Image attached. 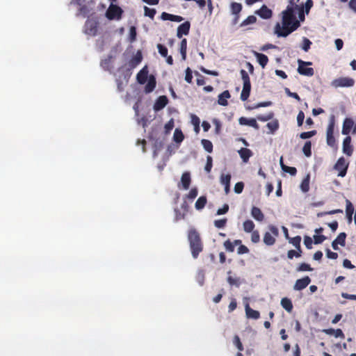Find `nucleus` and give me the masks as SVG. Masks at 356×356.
<instances>
[{
    "label": "nucleus",
    "instance_id": "f257e3e1",
    "mask_svg": "<svg viewBox=\"0 0 356 356\" xmlns=\"http://www.w3.org/2000/svg\"><path fill=\"white\" fill-rule=\"evenodd\" d=\"M282 24L277 23L275 26V33L277 37H286L299 26L300 22L296 19L292 6H288L286 9L282 13Z\"/></svg>",
    "mask_w": 356,
    "mask_h": 356
},
{
    "label": "nucleus",
    "instance_id": "f03ea898",
    "mask_svg": "<svg viewBox=\"0 0 356 356\" xmlns=\"http://www.w3.org/2000/svg\"><path fill=\"white\" fill-rule=\"evenodd\" d=\"M188 239L193 257L197 259L203 250V245L199 233L195 229L188 231Z\"/></svg>",
    "mask_w": 356,
    "mask_h": 356
},
{
    "label": "nucleus",
    "instance_id": "7ed1b4c3",
    "mask_svg": "<svg viewBox=\"0 0 356 356\" xmlns=\"http://www.w3.org/2000/svg\"><path fill=\"white\" fill-rule=\"evenodd\" d=\"M240 74L243 83V90L241 93V99L242 101H246L250 96L251 90L250 79L245 70H241Z\"/></svg>",
    "mask_w": 356,
    "mask_h": 356
},
{
    "label": "nucleus",
    "instance_id": "20e7f679",
    "mask_svg": "<svg viewBox=\"0 0 356 356\" xmlns=\"http://www.w3.org/2000/svg\"><path fill=\"white\" fill-rule=\"evenodd\" d=\"M334 126H335V118L334 115H332L330 117L329 124L327 127L326 130V141L327 145H329L331 147L337 148V145L336 142V139L334 136Z\"/></svg>",
    "mask_w": 356,
    "mask_h": 356
},
{
    "label": "nucleus",
    "instance_id": "39448f33",
    "mask_svg": "<svg viewBox=\"0 0 356 356\" xmlns=\"http://www.w3.org/2000/svg\"><path fill=\"white\" fill-rule=\"evenodd\" d=\"M269 232H266L263 238L264 243L268 246L273 245L276 242V237L279 235V230L275 225L268 226Z\"/></svg>",
    "mask_w": 356,
    "mask_h": 356
},
{
    "label": "nucleus",
    "instance_id": "423d86ee",
    "mask_svg": "<svg viewBox=\"0 0 356 356\" xmlns=\"http://www.w3.org/2000/svg\"><path fill=\"white\" fill-rule=\"evenodd\" d=\"M298 67L297 70L300 74L307 76H312L314 74V70L312 67H307L312 65V62H306L301 59H298Z\"/></svg>",
    "mask_w": 356,
    "mask_h": 356
},
{
    "label": "nucleus",
    "instance_id": "0eeeda50",
    "mask_svg": "<svg viewBox=\"0 0 356 356\" xmlns=\"http://www.w3.org/2000/svg\"><path fill=\"white\" fill-rule=\"evenodd\" d=\"M98 31V22L93 19H88L86 21L83 32L85 34L95 36L97 35Z\"/></svg>",
    "mask_w": 356,
    "mask_h": 356
},
{
    "label": "nucleus",
    "instance_id": "6e6552de",
    "mask_svg": "<svg viewBox=\"0 0 356 356\" xmlns=\"http://www.w3.org/2000/svg\"><path fill=\"white\" fill-rule=\"evenodd\" d=\"M122 10L117 5L111 4L106 12V16L108 19H119L121 18Z\"/></svg>",
    "mask_w": 356,
    "mask_h": 356
},
{
    "label": "nucleus",
    "instance_id": "1a4fd4ad",
    "mask_svg": "<svg viewBox=\"0 0 356 356\" xmlns=\"http://www.w3.org/2000/svg\"><path fill=\"white\" fill-rule=\"evenodd\" d=\"M331 84L334 88L352 87L355 84V80L350 77H340L334 79Z\"/></svg>",
    "mask_w": 356,
    "mask_h": 356
},
{
    "label": "nucleus",
    "instance_id": "9d476101",
    "mask_svg": "<svg viewBox=\"0 0 356 356\" xmlns=\"http://www.w3.org/2000/svg\"><path fill=\"white\" fill-rule=\"evenodd\" d=\"M348 168V163H346V159L341 156L340 157L337 163H335L334 168L339 172L338 176L343 177L347 173Z\"/></svg>",
    "mask_w": 356,
    "mask_h": 356
},
{
    "label": "nucleus",
    "instance_id": "9b49d317",
    "mask_svg": "<svg viewBox=\"0 0 356 356\" xmlns=\"http://www.w3.org/2000/svg\"><path fill=\"white\" fill-rule=\"evenodd\" d=\"M311 282V279L309 276H305L301 279L296 280L293 289L296 291H302L305 289Z\"/></svg>",
    "mask_w": 356,
    "mask_h": 356
},
{
    "label": "nucleus",
    "instance_id": "f8f14e48",
    "mask_svg": "<svg viewBox=\"0 0 356 356\" xmlns=\"http://www.w3.org/2000/svg\"><path fill=\"white\" fill-rule=\"evenodd\" d=\"M254 13L264 19H268L273 16V11L266 5H263L259 10H256Z\"/></svg>",
    "mask_w": 356,
    "mask_h": 356
},
{
    "label": "nucleus",
    "instance_id": "ddd939ff",
    "mask_svg": "<svg viewBox=\"0 0 356 356\" xmlns=\"http://www.w3.org/2000/svg\"><path fill=\"white\" fill-rule=\"evenodd\" d=\"M342 150H343V152L348 156H350L353 154V147L351 145V137L350 136H347L343 139Z\"/></svg>",
    "mask_w": 356,
    "mask_h": 356
},
{
    "label": "nucleus",
    "instance_id": "4468645a",
    "mask_svg": "<svg viewBox=\"0 0 356 356\" xmlns=\"http://www.w3.org/2000/svg\"><path fill=\"white\" fill-rule=\"evenodd\" d=\"M191 23L188 21L180 24L177 28V36L181 38L184 35H187L189 33Z\"/></svg>",
    "mask_w": 356,
    "mask_h": 356
},
{
    "label": "nucleus",
    "instance_id": "2eb2a0df",
    "mask_svg": "<svg viewBox=\"0 0 356 356\" xmlns=\"http://www.w3.org/2000/svg\"><path fill=\"white\" fill-rule=\"evenodd\" d=\"M168 103V99L166 96L162 95L157 98L154 104V110L155 111H159L163 109Z\"/></svg>",
    "mask_w": 356,
    "mask_h": 356
},
{
    "label": "nucleus",
    "instance_id": "dca6fc26",
    "mask_svg": "<svg viewBox=\"0 0 356 356\" xmlns=\"http://www.w3.org/2000/svg\"><path fill=\"white\" fill-rule=\"evenodd\" d=\"M354 126V121L352 118H346L343 120L341 133L348 136Z\"/></svg>",
    "mask_w": 356,
    "mask_h": 356
},
{
    "label": "nucleus",
    "instance_id": "f3484780",
    "mask_svg": "<svg viewBox=\"0 0 356 356\" xmlns=\"http://www.w3.org/2000/svg\"><path fill=\"white\" fill-rule=\"evenodd\" d=\"M238 122L241 125H248V126L254 128L255 129H259V126L258 123L257 122L256 119H254V118L248 119L245 117H241L238 119Z\"/></svg>",
    "mask_w": 356,
    "mask_h": 356
},
{
    "label": "nucleus",
    "instance_id": "a211bd4d",
    "mask_svg": "<svg viewBox=\"0 0 356 356\" xmlns=\"http://www.w3.org/2000/svg\"><path fill=\"white\" fill-rule=\"evenodd\" d=\"M346 213L348 222L350 224L353 221V214H355L354 207L352 202L349 200H346Z\"/></svg>",
    "mask_w": 356,
    "mask_h": 356
},
{
    "label": "nucleus",
    "instance_id": "6ab92c4d",
    "mask_svg": "<svg viewBox=\"0 0 356 356\" xmlns=\"http://www.w3.org/2000/svg\"><path fill=\"white\" fill-rule=\"evenodd\" d=\"M251 216L254 220L259 222H262L265 218L261 210L259 207L254 206L251 209Z\"/></svg>",
    "mask_w": 356,
    "mask_h": 356
},
{
    "label": "nucleus",
    "instance_id": "aec40b11",
    "mask_svg": "<svg viewBox=\"0 0 356 356\" xmlns=\"http://www.w3.org/2000/svg\"><path fill=\"white\" fill-rule=\"evenodd\" d=\"M156 78L154 75H150L148 78L147 83L145 87V92L150 93L152 92L156 88Z\"/></svg>",
    "mask_w": 356,
    "mask_h": 356
},
{
    "label": "nucleus",
    "instance_id": "412c9836",
    "mask_svg": "<svg viewBox=\"0 0 356 356\" xmlns=\"http://www.w3.org/2000/svg\"><path fill=\"white\" fill-rule=\"evenodd\" d=\"M323 332L327 335H333L336 338L344 339L345 335L341 329L334 330L333 328L324 329Z\"/></svg>",
    "mask_w": 356,
    "mask_h": 356
},
{
    "label": "nucleus",
    "instance_id": "4be33fe9",
    "mask_svg": "<svg viewBox=\"0 0 356 356\" xmlns=\"http://www.w3.org/2000/svg\"><path fill=\"white\" fill-rule=\"evenodd\" d=\"M147 78L148 70L147 67H145L137 74L136 79L140 84H144L147 81Z\"/></svg>",
    "mask_w": 356,
    "mask_h": 356
},
{
    "label": "nucleus",
    "instance_id": "5701e85b",
    "mask_svg": "<svg viewBox=\"0 0 356 356\" xmlns=\"http://www.w3.org/2000/svg\"><path fill=\"white\" fill-rule=\"evenodd\" d=\"M245 314L248 318H252L255 320L259 318L260 317V313L258 311L250 308L248 303L245 305Z\"/></svg>",
    "mask_w": 356,
    "mask_h": 356
},
{
    "label": "nucleus",
    "instance_id": "b1692460",
    "mask_svg": "<svg viewBox=\"0 0 356 356\" xmlns=\"http://www.w3.org/2000/svg\"><path fill=\"white\" fill-rule=\"evenodd\" d=\"M191 182V175L188 172H185L182 174L181 177V183L183 188L187 190L189 188Z\"/></svg>",
    "mask_w": 356,
    "mask_h": 356
},
{
    "label": "nucleus",
    "instance_id": "393cba45",
    "mask_svg": "<svg viewBox=\"0 0 356 356\" xmlns=\"http://www.w3.org/2000/svg\"><path fill=\"white\" fill-rule=\"evenodd\" d=\"M238 154L243 162L247 163L252 156V152L250 149L242 147L238 150Z\"/></svg>",
    "mask_w": 356,
    "mask_h": 356
},
{
    "label": "nucleus",
    "instance_id": "a878e982",
    "mask_svg": "<svg viewBox=\"0 0 356 356\" xmlns=\"http://www.w3.org/2000/svg\"><path fill=\"white\" fill-rule=\"evenodd\" d=\"M143 60V55L140 51H138L134 56L130 60L129 65L131 68L136 67Z\"/></svg>",
    "mask_w": 356,
    "mask_h": 356
},
{
    "label": "nucleus",
    "instance_id": "bb28decb",
    "mask_svg": "<svg viewBox=\"0 0 356 356\" xmlns=\"http://www.w3.org/2000/svg\"><path fill=\"white\" fill-rule=\"evenodd\" d=\"M231 97L230 93L228 90L223 91L221 94L218 95V102L221 106H227L228 102L227 99Z\"/></svg>",
    "mask_w": 356,
    "mask_h": 356
},
{
    "label": "nucleus",
    "instance_id": "cd10ccee",
    "mask_svg": "<svg viewBox=\"0 0 356 356\" xmlns=\"http://www.w3.org/2000/svg\"><path fill=\"white\" fill-rule=\"evenodd\" d=\"M254 56H256L259 65L262 67V68H264L268 62V56L264 54L258 52H254Z\"/></svg>",
    "mask_w": 356,
    "mask_h": 356
},
{
    "label": "nucleus",
    "instance_id": "c85d7f7f",
    "mask_svg": "<svg viewBox=\"0 0 356 356\" xmlns=\"http://www.w3.org/2000/svg\"><path fill=\"white\" fill-rule=\"evenodd\" d=\"M207 203V198L206 196L202 195L200 196L196 201L195 204V207L197 210H202L204 208Z\"/></svg>",
    "mask_w": 356,
    "mask_h": 356
},
{
    "label": "nucleus",
    "instance_id": "c756f323",
    "mask_svg": "<svg viewBox=\"0 0 356 356\" xmlns=\"http://www.w3.org/2000/svg\"><path fill=\"white\" fill-rule=\"evenodd\" d=\"M281 305L288 312H291L293 310L292 302L288 298H283L281 300Z\"/></svg>",
    "mask_w": 356,
    "mask_h": 356
},
{
    "label": "nucleus",
    "instance_id": "7c9ffc66",
    "mask_svg": "<svg viewBox=\"0 0 356 356\" xmlns=\"http://www.w3.org/2000/svg\"><path fill=\"white\" fill-rule=\"evenodd\" d=\"M243 230L246 233H250L254 231L255 227V225L251 220H246L243 223Z\"/></svg>",
    "mask_w": 356,
    "mask_h": 356
},
{
    "label": "nucleus",
    "instance_id": "2f4dec72",
    "mask_svg": "<svg viewBox=\"0 0 356 356\" xmlns=\"http://www.w3.org/2000/svg\"><path fill=\"white\" fill-rule=\"evenodd\" d=\"M79 7V8L78 9V12L76 14V16H83V17H88L90 13V9L88 7L85 3Z\"/></svg>",
    "mask_w": 356,
    "mask_h": 356
},
{
    "label": "nucleus",
    "instance_id": "473e14b6",
    "mask_svg": "<svg viewBox=\"0 0 356 356\" xmlns=\"http://www.w3.org/2000/svg\"><path fill=\"white\" fill-rule=\"evenodd\" d=\"M231 13L232 15L240 14L242 10V5L240 3L232 2L230 5Z\"/></svg>",
    "mask_w": 356,
    "mask_h": 356
},
{
    "label": "nucleus",
    "instance_id": "72a5a7b5",
    "mask_svg": "<svg viewBox=\"0 0 356 356\" xmlns=\"http://www.w3.org/2000/svg\"><path fill=\"white\" fill-rule=\"evenodd\" d=\"M297 250H290L287 252V257L289 259H293V257L299 258L302 256V248H296Z\"/></svg>",
    "mask_w": 356,
    "mask_h": 356
},
{
    "label": "nucleus",
    "instance_id": "f704fd0d",
    "mask_svg": "<svg viewBox=\"0 0 356 356\" xmlns=\"http://www.w3.org/2000/svg\"><path fill=\"white\" fill-rule=\"evenodd\" d=\"M113 57L111 56H108L106 58L102 60L101 61V66L105 70H109L111 68V62Z\"/></svg>",
    "mask_w": 356,
    "mask_h": 356
},
{
    "label": "nucleus",
    "instance_id": "c9c22d12",
    "mask_svg": "<svg viewBox=\"0 0 356 356\" xmlns=\"http://www.w3.org/2000/svg\"><path fill=\"white\" fill-rule=\"evenodd\" d=\"M302 152L307 157H310L312 156V143L311 141H306L303 147Z\"/></svg>",
    "mask_w": 356,
    "mask_h": 356
},
{
    "label": "nucleus",
    "instance_id": "e433bc0d",
    "mask_svg": "<svg viewBox=\"0 0 356 356\" xmlns=\"http://www.w3.org/2000/svg\"><path fill=\"white\" fill-rule=\"evenodd\" d=\"M300 188L302 192L307 193L309 190V175L304 178L300 184Z\"/></svg>",
    "mask_w": 356,
    "mask_h": 356
},
{
    "label": "nucleus",
    "instance_id": "4c0bfd02",
    "mask_svg": "<svg viewBox=\"0 0 356 356\" xmlns=\"http://www.w3.org/2000/svg\"><path fill=\"white\" fill-rule=\"evenodd\" d=\"M186 50H187V40L184 38L180 43V53L182 56V59L185 60L186 58Z\"/></svg>",
    "mask_w": 356,
    "mask_h": 356
},
{
    "label": "nucleus",
    "instance_id": "58836bf2",
    "mask_svg": "<svg viewBox=\"0 0 356 356\" xmlns=\"http://www.w3.org/2000/svg\"><path fill=\"white\" fill-rule=\"evenodd\" d=\"M201 143L204 147V149L209 153H211L213 152V144L212 143L207 139H202L201 140Z\"/></svg>",
    "mask_w": 356,
    "mask_h": 356
},
{
    "label": "nucleus",
    "instance_id": "ea45409f",
    "mask_svg": "<svg viewBox=\"0 0 356 356\" xmlns=\"http://www.w3.org/2000/svg\"><path fill=\"white\" fill-rule=\"evenodd\" d=\"M227 280V282L229 284V285L236 286V287H239L241 284V281L239 277H234L232 276H228Z\"/></svg>",
    "mask_w": 356,
    "mask_h": 356
},
{
    "label": "nucleus",
    "instance_id": "a19ab883",
    "mask_svg": "<svg viewBox=\"0 0 356 356\" xmlns=\"http://www.w3.org/2000/svg\"><path fill=\"white\" fill-rule=\"evenodd\" d=\"M173 138H174V140L176 143H181L184 140V136L181 130L176 129L174 132Z\"/></svg>",
    "mask_w": 356,
    "mask_h": 356
},
{
    "label": "nucleus",
    "instance_id": "79ce46f5",
    "mask_svg": "<svg viewBox=\"0 0 356 356\" xmlns=\"http://www.w3.org/2000/svg\"><path fill=\"white\" fill-rule=\"evenodd\" d=\"M257 22V18L254 15H250L248 16L245 20H243L241 24V26H245L248 24H254Z\"/></svg>",
    "mask_w": 356,
    "mask_h": 356
},
{
    "label": "nucleus",
    "instance_id": "37998d69",
    "mask_svg": "<svg viewBox=\"0 0 356 356\" xmlns=\"http://www.w3.org/2000/svg\"><path fill=\"white\" fill-rule=\"evenodd\" d=\"M274 116V113L273 112H270L266 115H258L257 116V119L261 122H266L271 120Z\"/></svg>",
    "mask_w": 356,
    "mask_h": 356
},
{
    "label": "nucleus",
    "instance_id": "c03bdc74",
    "mask_svg": "<svg viewBox=\"0 0 356 356\" xmlns=\"http://www.w3.org/2000/svg\"><path fill=\"white\" fill-rule=\"evenodd\" d=\"M198 194V190L196 187L192 188L189 193L186 195V198L193 201Z\"/></svg>",
    "mask_w": 356,
    "mask_h": 356
},
{
    "label": "nucleus",
    "instance_id": "a18cd8bd",
    "mask_svg": "<svg viewBox=\"0 0 356 356\" xmlns=\"http://www.w3.org/2000/svg\"><path fill=\"white\" fill-rule=\"evenodd\" d=\"M220 184L223 186L230 184L231 175L229 174H222L220 175Z\"/></svg>",
    "mask_w": 356,
    "mask_h": 356
},
{
    "label": "nucleus",
    "instance_id": "49530a36",
    "mask_svg": "<svg viewBox=\"0 0 356 356\" xmlns=\"http://www.w3.org/2000/svg\"><path fill=\"white\" fill-rule=\"evenodd\" d=\"M289 242L296 247V248H301L300 242L301 237L300 236H296L295 237L291 238L289 239Z\"/></svg>",
    "mask_w": 356,
    "mask_h": 356
},
{
    "label": "nucleus",
    "instance_id": "de8ad7c7",
    "mask_svg": "<svg viewBox=\"0 0 356 356\" xmlns=\"http://www.w3.org/2000/svg\"><path fill=\"white\" fill-rule=\"evenodd\" d=\"M313 269L310 266L309 264L306 263H302L299 265V266L296 268L298 272H303V271H312Z\"/></svg>",
    "mask_w": 356,
    "mask_h": 356
},
{
    "label": "nucleus",
    "instance_id": "09e8293b",
    "mask_svg": "<svg viewBox=\"0 0 356 356\" xmlns=\"http://www.w3.org/2000/svg\"><path fill=\"white\" fill-rule=\"evenodd\" d=\"M343 213V210L338 209L331 210V211H329L319 212V213H317V216L318 217H323V216H326V215H332V214H336V213Z\"/></svg>",
    "mask_w": 356,
    "mask_h": 356
},
{
    "label": "nucleus",
    "instance_id": "8fccbe9b",
    "mask_svg": "<svg viewBox=\"0 0 356 356\" xmlns=\"http://www.w3.org/2000/svg\"><path fill=\"white\" fill-rule=\"evenodd\" d=\"M346 234L345 232L340 233L335 241L340 244L341 246H345L346 245Z\"/></svg>",
    "mask_w": 356,
    "mask_h": 356
},
{
    "label": "nucleus",
    "instance_id": "3c124183",
    "mask_svg": "<svg viewBox=\"0 0 356 356\" xmlns=\"http://www.w3.org/2000/svg\"><path fill=\"white\" fill-rule=\"evenodd\" d=\"M251 233V241L253 243H257L260 241V235L258 230H254Z\"/></svg>",
    "mask_w": 356,
    "mask_h": 356
},
{
    "label": "nucleus",
    "instance_id": "603ef678",
    "mask_svg": "<svg viewBox=\"0 0 356 356\" xmlns=\"http://www.w3.org/2000/svg\"><path fill=\"white\" fill-rule=\"evenodd\" d=\"M227 222V218H222V219L214 220L213 223H214V225L216 227L220 229V228H223L226 226Z\"/></svg>",
    "mask_w": 356,
    "mask_h": 356
},
{
    "label": "nucleus",
    "instance_id": "864d4df0",
    "mask_svg": "<svg viewBox=\"0 0 356 356\" xmlns=\"http://www.w3.org/2000/svg\"><path fill=\"white\" fill-rule=\"evenodd\" d=\"M145 15L149 17L151 19H154L156 15V10L154 8H149L147 6L144 8Z\"/></svg>",
    "mask_w": 356,
    "mask_h": 356
},
{
    "label": "nucleus",
    "instance_id": "5fc2aeb1",
    "mask_svg": "<svg viewBox=\"0 0 356 356\" xmlns=\"http://www.w3.org/2000/svg\"><path fill=\"white\" fill-rule=\"evenodd\" d=\"M316 134V130H312V131H306V132H302L300 134V138L301 139H307V138H310L312 137H313L314 136H315Z\"/></svg>",
    "mask_w": 356,
    "mask_h": 356
},
{
    "label": "nucleus",
    "instance_id": "6e6d98bb",
    "mask_svg": "<svg viewBox=\"0 0 356 356\" xmlns=\"http://www.w3.org/2000/svg\"><path fill=\"white\" fill-rule=\"evenodd\" d=\"M213 166V159L211 156H207V163L204 167V170L207 172L209 173Z\"/></svg>",
    "mask_w": 356,
    "mask_h": 356
},
{
    "label": "nucleus",
    "instance_id": "4d7b16f0",
    "mask_svg": "<svg viewBox=\"0 0 356 356\" xmlns=\"http://www.w3.org/2000/svg\"><path fill=\"white\" fill-rule=\"evenodd\" d=\"M282 170L285 172L289 173L291 175H296L297 170L295 167H290L287 165H282Z\"/></svg>",
    "mask_w": 356,
    "mask_h": 356
},
{
    "label": "nucleus",
    "instance_id": "13d9d810",
    "mask_svg": "<svg viewBox=\"0 0 356 356\" xmlns=\"http://www.w3.org/2000/svg\"><path fill=\"white\" fill-rule=\"evenodd\" d=\"M223 245L227 251L230 252H233L234 251V243L229 239L225 241Z\"/></svg>",
    "mask_w": 356,
    "mask_h": 356
},
{
    "label": "nucleus",
    "instance_id": "bf43d9fd",
    "mask_svg": "<svg viewBox=\"0 0 356 356\" xmlns=\"http://www.w3.org/2000/svg\"><path fill=\"white\" fill-rule=\"evenodd\" d=\"M175 221H179L180 220H183L186 218V213H184V212L181 213L178 209H175Z\"/></svg>",
    "mask_w": 356,
    "mask_h": 356
},
{
    "label": "nucleus",
    "instance_id": "052dcab7",
    "mask_svg": "<svg viewBox=\"0 0 356 356\" xmlns=\"http://www.w3.org/2000/svg\"><path fill=\"white\" fill-rule=\"evenodd\" d=\"M312 45V42L307 38H303L302 49L305 51H308Z\"/></svg>",
    "mask_w": 356,
    "mask_h": 356
},
{
    "label": "nucleus",
    "instance_id": "680f3d73",
    "mask_svg": "<svg viewBox=\"0 0 356 356\" xmlns=\"http://www.w3.org/2000/svg\"><path fill=\"white\" fill-rule=\"evenodd\" d=\"M266 126L269 129V130L273 133L278 129L279 124H278V122L277 120H275V121L268 122L266 124Z\"/></svg>",
    "mask_w": 356,
    "mask_h": 356
},
{
    "label": "nucleus",
    "instance_id": "e2e57ef3",
    "mask_svg": "<svg viewBox=\"0 0 356 356\" xmlns=\"http://www.w3.org/2000/svg\"><path fill=\"white\" fill-rule=\"evenodd\" d=\"M157 49L159 51V53L163 56V57H167L168 55V49L161 44H157Z\"/></svg>",
    "mask_w": 356,
    "mask_h": 356
},
{
    "label": "nucleus",
    "instance_id": "0e129e2a",
    "mask_svg": "<svg viewBox=\"0 0 356 356\" xmlns=\"http://www.w3.org/2000/svg\"><path fill=\"white\" fill-rule=\"evenodd\" d=\"M193 80V72L190 67H187L186 70L185 81L191 83Z\"/></svg>",
    "mask_w": 356,
    "mask_h": 356
},
{
    "label": "nucleus",
    "instance_id": "69168bd1",
    "mask_svg": "<svg viewBox=\"0 0 356 356\" xmlns=\"http://www.w3.org/2000/svg\"><path fill=\"white\" fill-rule=\"evenodd\" d=\"M234 343L239 351L243 350V346L241 341V339L238 335H235L234 337Z\"/></svg>",
    "mask_w": 356,
    "mask_h": 356
},
{
    "label": "nucleus",
    "instance_id": "338daca9",
    "mask_svg": "<svg viewBox=\"0 0 356 356\" xmlns=\"http://www.w3.org/2000/svg\"><path fill=\"white\" fill-rule=\"evenodd\" d=\"M305 119V113L302 111H300L297 115V124L298 127H301Z\"/></svg>",
    "mask_w": 356,
    "mask_h": 356
},
{
    "label": "nucleus",
    "instance_id": "774afa93",
    "mask_svg": "<svg viewBox=\"0 0 356 356\" xmlns=\"http://www.w3.org/2000/svg\"><path fill=\"white\" fill-rule=\"evenodd\" d=\"M244 188V184L242 181L237 182L234 186V192L237 194L242 193Z\"/></svg>",
    "mask_w": 356,
    "mask_h": 356
}]
</instances>
